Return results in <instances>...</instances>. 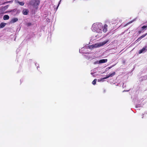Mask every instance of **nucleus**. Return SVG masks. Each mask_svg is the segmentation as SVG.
Listing matches in <instances>:
<instances>
[{
  "label": "nucleus",
  "mask_w": 147,
  "mask_h": 147,
  "mask_svg": "<svg viewBox=\"0 0 147 147\" xmlns=\"http://www.w3.org/2000/svg\"><path fill=\"white\" fill-rule=\"evenodd\" d=\"M18 21V19L17 18H13L11 21L10 22L11 23H15Z\"/></svg>",
  "instance_id": "nucleus-9"
},
{
  "label": "nucleus",
  "mask_w": 147,
  "mask_h": 147,
  "mask_svg": "<svg viewBox=\"0 0 147 147\" xmlns=\"http://www.w3.org/2000/svg\"><path fill=\"white\" fill-rule=\"evenodd\" d=\"M31 3L34 8L37 9L38 7V6L40 3V1L38 0H33L31 1Z\"/></svg>",
  "instance_id": "nucleus-3"
},
{
  "label": "nucleus",
  "mask_w": 147,
  "mask_h": 147,
  "mask_svg": "<svg viewBox=\"0 0 147 147\" xmlns=\"http://www.w3.org/2000/svg\"><path fill=\"white\" fill-rule=\"evenodd\" d=\"M28 12V11L27 9H24L22 13L23 14L25 15H27Z\"/></svg>",
  "instance_id": "nucleus-10"
},
{
  "label": "nucleus",
  "mask_w": 147,
  "mask_h": 147,
  "mask_svg": "<svg viewBox=\"0 0 147 147\" xmlns=\"http://www.w3.org/2000/svg\"><path fill=\"white\" fill-rule=\"evenodd\" d=\"M111 68V67H109V69H110V68Z\"/></svg>",
  "instance_id": "nucleus-21"
},
{
  "label": "nucleus",
  "mask_w": 147,
  "mask_h": 147,
  "mask_svg": "<svg viewBox=\"0 0 147 147\" xmlns=\"http://www.w3.org/2000/svg\"><path fill=\"white\" fill-rule=\"evenodd\" d=\"M132 22H131L129 23V24L131 23H132Z\"/></svg>",
  "instance_id": "nucleus-20"
},
{
  "label": "nucleus",
  "mask_w": 147,
  "mask_h": 147,
  "mask_svg": "<svg viewBox=\"0 0 147 147\" xmlns=\"http://www.w3.org/2000/svg\"><path fill=\"white\" fill-rule=\"evenodd\" d=\"M147 28V26H144L142 27L141 29L139 31V33L140 34L142 32H143L144 30H146V28Z\"/></svg>",
  "instance_id": "nucleus-5"
},
{
  "label": "nucleus",
  "mask_w": 147,
  "mask_h": 147,
  "mask_svg": "<svg viewBox=\"0 0 147 147\" xmlns=\"http://www.w3.org/2000/svg\"><path fill=\"white\" fill-rule=\"evenodd\" d=\"M109 41V40H108L102 42L96 43L95 44L89 46L88 47L89 49H91L94 48H98L105 45Z\"/></svg>",
  "instance_id": "nucleus-2"
},
{
  "label": "nucleus",
  "mask_w": 147,
  "mask_h": 147,
  "mask_svg": "<svg viewBox=\"0 0 147 147\" xmlns=\"http://www.w3.org/2000/svg\"><path fill=\"white\" fill-rule=\"evenodd\" d=\"M115 74V72H113L111 74H109L106 77L104 78V79H107L110 77H112L114 76Z\"/></svg>",
  "instance_id": "nucleus-6"
},
{
  "label": "nucleus",
  "mask_w": 147,
  "mask_h": 147,
  "mask_svg": "<svg viewBox=\"0 0 147 147\" xmlns=\"http://www.w3.org/2000/svg\"><path fill=\"white\" fill-rule=\"evenodd\" d=\"M99 36H100V35Z\"/></svg>",
  "instance_id": "nucleus-23"
},
{
  "label": "nucleus",
  "mask_w": 147,
  "mask_h": 147,
  "mask_svg": "<svg viewBox=\"0 0 147 147\" xmlns=\"http://www.w3.org/2000/svg\"><path fill=\"white\" fill-rule=\"evenodd\" d=\"M144 47L146 48V50H147V46H145Z\"/></svg>",
  "instance_id": "nucleus-19"
},
{
  "label": "nucleus",
  "mask_w": 147,
  "mask_h": 147,
  "mask_svg": "<svg viewBox=\"0 0 147 147\" xmlns=\"http://www.w3.org/2000/svg\"><path fill=\"white\" fill-rule=\"evenodd\" d=\"M107 25L106 24H105L104 25L103 28V32H106L107 31Z\"/></svg>",
  "instance_id": "nucleus-8"
},
{
  "label": "nucleus",
  "mask_w": 147,
  "mask_h": 147,
  "mask_svg": "<svg viewBox=\"0 0 147 147\" xmlns=\"http://www.w3.org/2000/svg\"><path fill=\"white\" fill-rule=\"evenodd\" d=\"M146 48L144 47L142 49L140 50L139 51V54H141L142 53H144L146 51Z\"/></svg>",
  "instance_id": "nucleus-7"
},
{
  "label": "nucleus",
  "mask_w": 147,
  "mask_h": 147,
  "mask_svg": "<svg viewBox=\"0 0 147 147\" xmlns=\"http://www.w3.org/2000/svg\"><path fill=\"white\" fill-rule=\"evenodd\" d=\"M147 34V33H146L144 34H143L137 40V41H139L142 38H144V37H145Z\"/></svg>",
  "instance_id": "nucleus-11"
},
{
  "label": "nucleus",
  "mask_w": 147,
  "mask_h": 147,
  "mask_svg": "<svg viewBox=\"0 0 147 147\" xmlns=\"http://www.w3.org/2000/svg\"><path fill=\"white\" fill-rule=\"evenodd\" d=\"M18 3L21 5H23L24 4V3L23 2H19Z\"/></svg>",
  "instance_id": "nucleus-16"
},
{
  "label": "nucleus",
  "mask_w": 147,
  "mask_h": 147,
  "mask_svg": "<svg viewBox=\"0 0 147 147\" xmlns=\"http://www.w3.org/2000/svg\"><path fill=\"white\" fill-rule=\"evenodd\" d=\"M103 26L101 23H96L93 24L92 27V30L93 31L100 33L102 32V28Z\"/></svg>",
  "instance_id": "nucleus-1"
},
{
  "label": "nucleus",
  "mask_w": 147,
  "mask_h": 147,
  "mask_svg": "<svg viewBox=\"0 0 147 147\" xmlns=\"http://www.w3.org/2000/svg\"><path fill=\"white\" fill-rule=\"evenodd\" d=\"M91 74H92V75L93 76H95V75H94V74H95V73H91Z\"/></svg>",
  "instance_id": "nucleus-18"
},
{
  "label": "nucleus",
  "mask_w": 147,
  "mask_h": 147,
  "mask_svg": "<svg viewBox=\"0 0 147 147\" xmlns=\"http://www.w3.org/2000/svg\"><path fill=\"white\" fill-rule=\"evenodd\" d=\"M61 0H60L59 2V3H58V5L57 6V8H58V7H59L60 3V2H61Z\"/></svg>",
  "instance_id": "nucleus-17"
},
{
  "label": "nucleus",
  "mask_w": 147,
  "mask_h": 147,
  "mask_svg": "<svg viewBox=\"0 0 147 147\" xmlns=\"http://www.w3.org/2000/svg\"><path fill=\"white\" fill-rule=\"evenodd\" d=\"M9 18V16L7 15H5L3 17V19L5 20H8Z\"/></svg>",
  "instance_id": "nucleus-13"
},
{
  "label": "nucleus",
  "mask_w": 147,
  "mask_h": 147,
  "mask_svg": "<svg viewBox=\"0 0 147 147\" xmlns=\"http://www.w3.org/2000/svg\"><path fill=\"white\" fill-rule=\"evenodd\" d=\"M84 49H85L84 47L83 48Z\"/></svg>",
  "instance_id": "nucleus-22"
},
{
  "label": "nucleus",
  "mask_w": 147,
  "mask_h": 147,
  "mask_svg": "<svg viewBox=\"0 0 147 147\" xmlns=\"http://www.w3.org/2000/svg\"><path fill=\"white\" fill-rule=\"evenodd\" d=\"M97 80V79H95L92 82V84H93V85H95L96 83V81Z\"/></svg>",
  "instance_id": "nucleus-14"
},
{
  "label": "nucleus",
  "mask_w": 147,
  "mask_h": 147,
  "mask_svg": "<svg viewBox=\"0 0 147 147\" xmlns=\"http://www.w3.org/2000/svg\"><path fill=\"white\" fill-rule=\"evenodd\" d=\"M107 59H101V60H99V61H97L96 62V63H97V64L103 63L107 62Z\"/></svg>",
  "instance_id": "nucleus-4"
},
{
  "label": "nucleus",
  "mask_w": 147,
  "mask_h": 147,
  "mask_svg": "<svg viewBox=\"0 0 147 147\" xmlns=\"http://www.w3.org/2000/svg\"><path fill=\"white\" fill-rule=\"evenodd\" d=\"M96 36H97V35H96V36H95V37H96Z\"/></svg>",
  "instance_id": "nucleus-24"
},
{
  "label": "nucleus",
  "mask_w": 147,
  "mask_h": 147,
  "mask_svg": "<svg viewBox=\"0 0 147 147\" xmlns=\"http://www.w3.org/2000/svg\"><path fill=\"white\" fill-rule=\"evenodd\" d=\"M6 25V23H2L0 24V28H2L4 27Z\"/></svg>",
  "instance_id": "nucleus-12"
},
{
  "label": "nucleus",
  "mask_w": 147,
  "mask_h": 147,
  "mask_svg": "<svg viewBox=\"0 0 147 147\" xmlns=\"http://www.w3.org/2000/svg\"><path fill=\"white\" fill-rule=\"evenodd\" d=\"M105 79H104V78H101V79H98V81L100 82H103L104 81L103 80Z\"/></svg>",
  "instance_id": "nucleus-15"
}]
</instances>
